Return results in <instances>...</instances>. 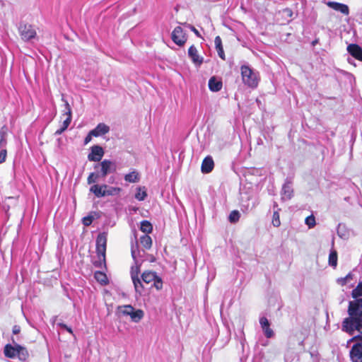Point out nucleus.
<instances>
[{"mask_svg": "<svg viewBox=\"0 0 362 362\" xmlns=\"http://www.w3.org/2000/svg\"><path fill=\"white\" fill-rule=\"evenodd\" d=\"M109 131L110 127L107 124L104 123H100L96 126L95 129L90 131V134H93V136L97 137L108 133Z\"/></svg>", "mask_w": 362, "mask_h": 362, "instance_id": "nucleus-16", "label": "nucleus"}, {"mask_svg": "<svg viewBox=\"0 0 362 362\" xmlns=\"http://www.w3.org/2000/svg\"><path fill=\"white\" fill-rule=\"evenodd\" d=\"M18 351L16 356L19 358L21 361H26L29 357V354L27 350V349L24 346H22L21 345H18Z\"/></svg>", "mask_w": 362, "mask_h": 362, "instance_id": "nucleus-24", "label": "nucleus"}, {"mask_svg": "<svg viewBox=\"0 0 362 362\" xmlns=\"http://www.w3.org/2000/svg\"><path fill=\"white\" fill-rule=\"evenodd\" d=\"M107 188V185H93L90 188V192L93 193L97 197H103L105 196V189Z\"/></svg>", "mask_w": 362, "mask_h": 362, "instance_id": "nucleus-21", "label": "nucleus"}, {"mask_svg": "<svg viewBox=\"0 0 362 362\" xmlns=\"http://www.w3.org/2000/svg\"><path fill=\"white\" fill-rule=\"evenodd\" d=\"M261 327L267 338H272L274 336V332L270 328V324L267 317H262L259 319Z\"/></svg>", "mask_w": 362, "mask_h": 362, "instance_id": "nucleus-14", "label": "nucleus"}, {"mask_svg": "<svg viewBox=\"0 0 362 362\" xmlns=\"http://www.w3.org/2000/svg\"><path fill=\"white\" fill-rule=\"evenodd\" d=\"M272 224L275 227H279L281 225L279 214L278 211H274L273 214Z\"/></svg>", "mask_w": 362, "mask_h": 362, "instance_id": "nucleus-38", "label": "nucleus"}, {"mask_svg": "<svg viewBox=\"0 0 362 362\" xmlns=\"http://www.w3.org/2000/svg\"><path fill=\"white\" fill-rule=\"evenodd\" d=\"M188 54L194 64L198 65L202 64L203 58L199 56L197 49L194 45L190 46L188 49Z\"/></svg>", "mask_w": 362, "mask_h": 362, "instance_id": "nucleus-17", "label": "nucleus"}, {"mask_svg": "<svg viewBox=\"0 0 362 362\" xmlns=\"http://www.w3.org/2000/svg\"><path fill=\"white\" fill-rule=\"evenodd\" d=\"M305 222L309 228H313L316 225L315 218L313 215H310L306 217Z\"/></svg>", "mask_w": 362, "mask_h": 362, "instance_id": "nucleus-36", "label": "nucleus"}, {"mask_svg": "<svg viewBox=\"0 0 362 362\" xmlns=\"http://www.w3.org/2000/svg\"><path fill=\"white\" fill-rule=\"evenodd\" d=\"M348 52L356 59L362 62V48L357 44H350L347 47Z\"/></svg>", "mask_w": 362, "mask_h": 362, "instance_id": "nucleus-13", "label": "nucleus"}, {"mask_svg": "<svg viewBox=\"0 0 362 362\" xmlns=\"http://www.w3.org/2000/svg\"><path fill=\"white\" fill-rule=\"evenodd\" d=\"M214 43L216 46V51L218 52V54L221 59L223 60L226 59V55L224 53L223 45H222V40L220 36H216L214 40Z\"/></svg>", "mask_w": 362, "mask_h": 362, "instance_id": "nucleus-22", "label": "nucleus"}, {"mask_svg": "<svg viewBox=\"0 0 362 362\" xmlns=\"http://www.w3.org/2000/svg\"><path fill=\"white\" fill-rule=\"evenodd\" d=\"M317 43H318V40H317V39H316V40H313V41L312 42V45H313V46H315V45L316 44H317Z\"/></svg>", "mask_w": 362, "mask_h": 362, "instance_id": "nucleus-45", "label": "nucleus"}, {"mask_svg": "<svg viewBox=\"0 0 362 362\" xmlns=\"http://www.w3.org/2000/svg\"><path fill=\"white\" fill-rule=\"evenodd\" d=\"M214 168V162L211 156H206L202 163L201 170L203 173H211Z\"/></svg>", "mask_w": 362, "mask_h": 362, "instance_id": "nucleus-15", "label": "nucleus"}, {"mask_svg": "<svg viewBox=\"0 0 362 362\" xmlns=\"http://www.w3.org/2000/svg\"><path fill=\"white\" fill-rule=\"evenodd\" d=\"M362 341V335L353 337L349 341ZM350 358L352 362H362V342H356L350 350Z\"/></svg>", "mask_w": 362, "mask_h": 362, "instance_id": "nucleus-4", "label": "nucleus"}, {"mask_svg": "<svg viewBox=\"0 0 362 362\" xmlns=\"http://www.w3.org/2000/svg\"><path fill=\"white\" fill-rule=\"evenodd\" d=\"M209 88L212 92H218L221 90L223 83L221 80H218L216 76H212L209 81Z\"/></svg>", "mask_w": 362, "mask_h": 362, "instance_id": "nucleus-18", "label": "nucleus"}, {"mask_svg": "<svg viewBox=\"0 0 362 362\" xmlns=\"http://www.w3.org/2000/svg\"><path fill=\"white\" fill-rule=\"evenodd\" d=\"M94 277L95 280L103 286H105L109 283L107 275L103 272L96 271L94 273Z\"/></svg>", "mask_w": 362, "mask_h": 362, "instance_id": "nucleus-23", "label": "nucleus"}, {"mask_svg": "<svg viewBox=\"0 0 362 362\" xmlns=\"http://www.w3.org/2000/svg\"><path fill=\"white\" fill-rule=\"evenodd\" d=\"M7 156V151L6 149H2L0 151V163L5 162Z\"/></svg>", "mask_w": 362, "mask_h": 362, "instance_id": "nucleus-40", "label": "nucleus"}, {"mask_svg": "<svg viewBox=\"0 0 362 362\" xmlns=\"http://www.w3.org/2000/svg\"><path fill=\"white\" fill-rule=\"evenodd\" d=\"M144 317V312L141 310H134L130 315V317L133 322H138Z\"/></svg>", "mask_w": 362, "mask_h": 362, "instance_id": "nucleus-32", "label": "nucleus"}, {"mask_svg": "<svg viewBox=\"0 0 362 362\" xmlns=\"http://www.w3.org/2000/svg\"><path fill=\"white\" fill-rule=\"evenodd\" d=\"M134 310V307L131 305H126L117 307L118 313L124 315H131L132 311Z\"/></svg>", "mask_w": 362, "mask_h": 362, "instance_id": "nucleus-30", "label": "nucleus"}, {"mask_svg": "<svg viewBox=\"0 0 362 362\" xmlns=\"http://www.w3.org/2000/svg\"><path fill=\"white\" fill-rule=\"evenodd\" d=\"M240 218V214L238 211L233 210L230 213L228 220L230 223H237Z\"/></svg>", "mask_w": 362, "mask_h": 362, "instance_id": "nucleus-35", "label": "nucleus"}, {"mask_svg": "<svg viewBox=\"0 0 362 362\" xmlns=\"http://www.w3.org/2000/svg\"><path fill=\"white\" fill-rule=\"evenodd\" d=\"M338 255L336 250L330 252L329 255V264L333 267H336L337 265Z\"/></svg>", "mask_w": 362, "mask_h": 362, "instance_id": "nucleus-33", "label": "nucleus"}, {"mask_svg": "<svg viewBox=\"0 0 362 362\" xmlns=\"http://www.w3.org/2000/svg\"><path fill=\"white\" fill-rule=\"evenodd\" d=\"M142 281L149 284L151 283L153 284V286L157 290H160L163 288V281L160 276H158L155 272L146 270L144 271L141 276Z\"/></svg>", "mask_w": 362, "mask_h": 362, "instance_id": "nucleus-5", "label": "nucleus"}, {"mask_svg": "<svg viewBox=\"0 0 362 362\" xmlns=\"http://www.w3.org/2000/svg\"><path fill=\"white\" fill-rule=\"evenodd\" d=\"M100 175L99 174L91 173L87 178V182L88 185L95 183Z\"/></svg>", "mask_w": 362, "mask_h": 362, "instance_id": "nucleus-37", "label": "nucleus"}, {"mask_svg": "<svg viewBox=\"0 0 362 362\" xmlns=\"http://www.w3.org/2000/svg\"><path fill=\"white\" fill-rule=\"evenodd\" d=\"M348 315L350 316H362V298L349 301L348 309Z\"/></svg>", "mask_w": 362, "mask_h": 362, "instance_id": "nucleus-8", "label": "nucleus"}, {"mask_svg": "<svg viewBox=\"0 0 362 362\" xmlns=\"http://www.w3.org/2000/svg\"><path fill=\"white\" fill-rule=\"evenodd\" d=\"M140 230L148 235L153 231L152 224L147 220H144L141 222Z\"/></svg>", "mask_w": 362, "mask_h": 362, "instance_id": "nucleus-26", "label": "nucleus"}, {"mask_svg": "<svg viewBox=\"0 0 362 362\" xmlns=\"http://www.w3.org/2000/svg\"><path fill=\"white\" fill-rule=\"evenodd\" d=\"M59 326H60L62 328H64L66 330H67L69 333L71 334H73V331L71 329V327H68L66 325L64 324V323H59Z\"/></svg>", "mask_w": 362, "mask_h": 362, "instance_id": "nucleus-44", "label": "nucleus"}, {"mask_svg": "<svg viewBox=\"0 0 362 362\" xmlns=\"http://www.w3.org/2000/svg\"><path fill=\"white\" fill-rule=\"evenodd\" d=\"M242 80L246 86L255 88L258 86L259 74L249 66L243 65L240 67Z\"/></svg>", "mask_w": 362, "mask_h": 362, "instance_id": "nucleus-3", "label": "nucleus"}, {"mask_svg": "<svg viewBox=\"0 0 362 362\" xmlns=\"http://www.w3.org/2000/svg\"><path fill=\"white\" fill-rule=\"evenodd\" d=\"M303 341H304V339H302V340H300V343H299V344H300V346H303V345H304Z\"/></svg>", "mask_w": 362, "mask_h": 362, "instance_id": "nucleus-46", "label": "nucleus"}, {"mask_svg": "<svg viewBox=\"0 0 362 362\" xmlns=\"http://www.w3.org/2000/svg\"><path fill=\"white\" fill-rule=\"evenodd\" d=\"M7 199H8V200H12V199H13V198H12V197H8Z\"/></svg>", "mask_w": 362, "mask_h": 362, "instance_id": "nucleus-47", "label": "nucleus"}, {"mask_svg": "<svg viewBox=\"0 0 362 362\" xmlns=\"http://www.w3.org/2000/svg\"><path fill=\"white\" fill-rule=\"evenodd\" d=\"M140 243L144 248L149 250L152 246V239L148 235H144L140 237Z\"/></svg>", "mask_w": 362, "mask_h": 362, "instance_id": "nucleus-25", "label": "nucleus"}, {"mask_svg": "<svg viewBox=\"0 0 362 362\" xmlns=\"http://www.w3.org/2000/svg\"><path fill=\"white\" fill-rule=\"evenodd\" d=\"M122 189L120 187H108L105 189V196L117 195L120 193Z\"/></svg>", "mask_w": 362, "mask_h": 362, "instance_id": "nucleus-34", "label": "nucleus"}, {"mask_svg": "<svg viewBox=\"0 0 362 362\" xmlns=\"http://www.w3.org/2000/svg\"><path fill=\"white\" fill-rule=\"evenodd\" d=\"M283 190L284 192V194H288L289 197H291V193L293 192L292 189H291V187L288 185H284L283 187Z\"/></svg>", "mask_w": 362, "mask_h": 362, "instance_id": "nucleus-41", "label": "nucleus"}, {"mask_svg": "<svg viewBox=\"0 0 362 362\" xmlns=\"http://www.w3.org/2000/svg\"><path fill=\"white\" fill-rule=\"evenodd\" d=\"M92 136H93V134H90V132L88 134V135L86 136L84 139V144H88L92 139Z\"/></svg>", "mask_w": 362, "mask_h": 362, "instance_id": "nucleus-43", "label": "nucleus"}, {"mask_svg": "<svg viewBox=\"0 0 362 362\" xmlns=\"http://www.w3.org/2000/svg\"><path fill=\"white\" fill-rule=\"evenodd\" d=\"M124 180L128 182H138L139 181V173L136 171H132L125 175Z\"/></svg>", "mask_w": 362, "mask_h": 362, "instance_id": "nucleus-27", "label": "nucleus"}, {"mask_svg": "<svg viewBox=\"0 0 362 362\" xmlns=\"http://www.w3.org/2000/svg\"><path fill=\"white\" fill-rule=\"evenodd\" d=\"M90 150V153L88 155V159L90 161H100L104 155L103 148L100 146L94 145Z\"/></svg>", "mask_w": 362, "mask_h": 362, "instance_id": "nucleus-12", "label": "nucleus"}, {"mask_svg": "<svg viewBox=\"0 0 362 362\" xmlns=\"http://www.w3.org/2000/svg\"><path fill=\"white\" fill-rule=\"evenodd\" d=\"M102 177H105L106 175L110 173H115L117 170V165L115 162L110 160L105 159L100 162Z\"/></svg>", "mask_w": 362, "mask_h": 362, "instance_id": "nucleus-10", "label": "nucleus"}, {"mask_svg": "<svg viewBox=\"0 0 362 362\" xmlns=\"http://www.w3.org/2000/svg\"><path fill=\"white\" fill-rule=\"evenodd\" d=\"M93 216L89 215L83 218L82 223L84 226H88L93 223Z\"/></svg>", "mask_w": 362, "mask_h": 362, "instance_id": "nucleus-39", "label": "nucleus"}, {"mask_svg": "<svg viewBox=\"0 0 362 362\" xmlns=\"http://www.w3.org/2000/svg\"><path fill=\"white\" fill-rule=\"evenodd\" d=\"M18 345L15 344L14 346H12L10 344H6L4 346V353L6 357L9 358H13L16 356L17 351H18Z\"/></svg>", "mask_w": 362, "mask_h": 362, "instance_id": "nucleus-20", "label": "nucleus"}, {"mask_svg": "<svg viewBox=\"0 0 362 362\" xmlns=\"http://www.w3.org/2000/svg\"><path fill=\"white\" fill-rule=\"evenodd\" d=\"M19 34L24 41L30 40L35 37L37 33L32 24H20L18 27Z\"/></svg>", "mask_w": 362, "mask_h": 362, "instance_id": "nucleus-7", "label": "nucleus"}, {"mask_svg": "<svg viewBox=\"0 0 362 362\" xmlns=\"http://www.w3.org/2000/svg\"><path fill=\"white\" fill-rule=\"evenodd\" d=\"M7 134V127L6 125H4L0 129V148L3 146H5L6 144Z\"/></svg>", "mask_w": 362, "mask_h": 362, "instance_id": "nucleus-28", "label": "nucleus"}, {"mask_svg": "<svg viewBox=\"0 0 362 362\" xmlns=\"http://www.w3.org/2000/svg\"><path fill=\"white\" fill-rule=\"evenodd\" d=\"M327 6L335 11H339L343 14L348 15L349 14V7L346 4L334 2V1H329L327 3Z\"/></svg>", "mask_w": 362, "mask_h": 362, "instance_id": "nucleus-19", "label": "nucleus"}, {"mask_svg": "<svg viewBox=\"0 0 362 362\" xmlns=\"http://www.w3.org/2000/svg\"><path fill=\"white\" fill-rule=\"evenodd\" d=\"M107 235L105 233H100L96 238V254L98 260L93 262L95 267H106Z\"/></svg>", "mask_w": 362, "mask_h": 362, "instance_id": "nucleus-1", "label": "nucleus"}, {"mask_svg": "<svg viewBox=\"0 0 362 362\" xmlns=\"http://www.w3.org/2000/svg\"><path fill=\"white\" fill-rule=\"evenodd\" d=\"M172 40L178 46H183L187 42V37L180 26L176 27L171 35Z\"/></svg>", "mask_w": 362, "mask_h": 362, "instance_id": "nucleus-9", "label": "nucleus"}, {"mask_svg": "<svg viewBox=\"0 0 362 362\" xmlns=\"http://www.w3.org/2000/svg\"><path fill=\"white\" fill-rule=\"evenodd\" d=\"M147 197L146 189L145 187L137 188V192L135 194V198L139 201H144Z\"/></svg>", "mask_w": 362, "mask_h": 362, "instance_id": "nucleus-31", "label": "nucleus"}, {"mask_svg": "<svg viewBox=\"0 0 362 362\" xmlns=\"http://www.w3.org/2000/svg\"><path fill=\"white\" fill-rule=\"evenodd\" d=\"M351 297L355 300L361 298L360 297H362V281H359L358 283L356 288L351 291Z\"/></svg>", "mask_w": 362, "mask_h": 362, "instance_id": "nucleus-29", "label": "nucleus"}, {"mask_svg": "<svg viewBox=\"0 0 362 362\" xmlns=\"http://www.w3.org/2000/svg\"><path fill=\"white\" fill-rule=\"evenodd\" d=\"M21 328L19 325H14L12 329V332L13 334H18L21 332Z\"/></svg>", "mask_w": 362, "mask_h": 362, "instance_id": "nucleus-42", "label": "nucleus"}, {"mask_svg": "<svg viewBox=\"0 0 362 362\" xmlns=\"http://www.w3.org/2000/svg\"><path fill=\"white\" fill-rule=\"evenodd\" d=\"M64 102L65 113L64 115L66 116V118L64 121L62 127L56 131L55 134L57 135L64 132L68 128L71 122V108L66 100Z\"/></svg>", "mask_w": 362, "mask_h": 362, "instance_id": "nucleus-11", "label": "nucleus"}, {"mask_svg": "<svg viewBox=\"0 0 362 362\" xmlns=\"http://www.w3.org/2000/svg\"><path fill=\"white\" fill-rule=\"evenodd\" d=\"M140 274V265L136 264L134 266L131 267L130 275L131 278L136 292L141 293L144 290V286L139 278Z\"/></svg>", "mask_w": 362, "mask_h": 362, "instance_id": "nucleus-6", "label": "nucleus"}, {"mask_svg": "<svg viewBox=\"0 0 362 362\" xmlns=\"http://www.w3.org/2000/svg\"><path fill=\"white\" fill-rule=\"evenodd\" d=\"M341 330L349 335H353L356 331L362 335V316H350L344 319L341 323Z\"/></svg>", "mask_w": 362, "mask_h": 362, "instance_id": "nucleus-2", "label": "nucleus"}]
</instances>
